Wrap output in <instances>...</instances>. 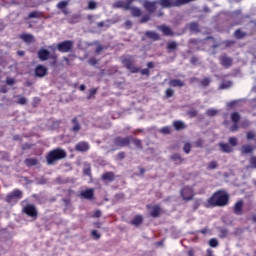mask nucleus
Masks as SVG:
<instances>
[{
  "mask_svg": "<svg viewBox=\"0 0 256 256\" xmlns=\"http://www.w3.org/2000/svg\"><path fill=\"white\" fill-rule=\"evenodd\" d=\"M230 202V196L224 190H218L207 200L208 207H224Z\"/></svg>",
  "mask_w": 256,
  "mask_h": 256,
  "instance_id": "f257e3e1",
  "label": "nucleus"
},
{
  "mask_svg": "<svg viewBox=\"0 0 256 256\" xmlns=\"http://www.w3.org/2000/svg\"><path fill=\"white\" fill-rule=\"evenodd\" d=\"M67 158V152L61 148L51 150L47 156L46 161L49 165H54L57 161Z\"/></svg>",
  "mask_w": 256,
  "mask_h": 256,
  "instance_id": "f03ea898",
  "label": "nucleus"
},
{
  "mask_svg": "<svg viewBox=\"0 0 256 256\" xmlns=\"http://www.w3.org/2000/svg\"><path fill=\"white\" fill-rule=\"evenodd\" d=\"M37 55H38V58L41 61H47L49 59H52L53 62L51 63V65H56L57 64L58 56L56 54H51V52L47 49L41 48L37 52Z\"/></svg>",
  "mask_w": 256,
  "mask_h": 256,
  "instance_id": "7ed1b4c3",
  "label": "nucleus"
},
{
  "mask_svg": "<svg viewBox=\"0 0 256 256\" xmlns=\"http://www.w3.org/2000/svg\"><path fill=\"white\" fill-rule=\"evenodd\" d=\"M131 138H132L131 136H128V137L117 136L116 138H114L113 144L116 147L114 150L121 149L131 145Z\"/></svg>",
  "mask_w": 256,
  "mask_h": 256,
  "instance_id": "20e7f679",
  "label": "nucleus"
},
{
  "mask_svg": "<svg viewBox=\"0 0 256 256\" xmlns=\"http://www.w3.org/2000/svg\"><path fill=\"white\" fill-rule=\"evenodd\" d=\"M122 64L131 73H139V68L135 67V60H133V56H126L122 58Z\"/></svg>",
  "mask_w": 256,
  "mask_h": 256,
  "instance_id": "39448f33",
  "label": "nucleus"
},
{
  "mask_svg": "<svg viewBox=\"0 0 256 256\" xmlns=\"http://www.w3.org/2000/svg\"><path fill=\"white\" fill-rule=\"evenodd\" d=\"M23 213L31 217L32 220H37L39 217L38 209L34 204H27L25 207H23Z\"/></svg>",
  "mask_w": 256,
  "mask_h": 256,
  "instance_id": "423d86ee",
  "label": "nucleus"
},
{
  "mask_svg": "<svg viewBox=\"0 0 256 256\" xmlns=\"http://www.w3.org/2000/svg\"><path fill=\"white\" fill-rule=\"evenodd\" d=\"M74 49V42L66 40L57 44V50L61 53H68Z\"/></svg>",
  "mask_w": 256,
  "mask_h": 256,
  "instance_id": "0eeeda50",
  "label": "nucleus"
},
{
  "mask_svg": "<svg viewBox=\"0 0 256 256\" xmlns=\"http://www.w3.org/2000/svg\"><path fill=\"white\" fill-rule=\"evenodd\" d=\"M23 198V192L19 189H14L11 193L7 194L4 198V200L7 203H12L15 200L22 199Z\"/></svg>",
  "mask_w": 256,
  "mask_h": 256,
  "instance_id": "6e6552de",
  "label": "nucleus"
},
{
  "mask_svg": "<svg viewBox=\"0 0 256 256\" xmlns=\"http://www.w3.org/2000/svg\"><path fill=\"white\" fill-rule=\"evenodd\" d=\"M180 195L183 198V200L190 201L194 198L195 193L192 187L185 186L181 189Z\"/></svg>",
  "mask_w": 256,
  "mask_h": 256,
  "instance_id": "1a4fd4ad",
  "label": "nucleus"
},
{
  "mask_svg": "<svg viewBox=\"0 0 256 256\" xmlns=\"http://www.w3.org/2000/svg\"><path fill=\"white\" fill-rule=\"evenodd\" d=\"M231 120H232V122H233V125L230 127V131H231V132H236V131H238V129H239L238 123H239L240 120H241L240 114H239L238 112H233V113L231 114Z\"/></svg>",
  "mask_w": 256,
  "mask_h": 256,
  "instance_id": "9d476101",
  "label": "nucleus"
},
{
  "mask_svg": "<svg viewBox=\"0 0 256 256\" xmlns=\"http://www.w3.org/2000/svg\"><path fill=\"white\" fill-rule=\"evenodd\" d=\"M143 8L149 13L153 14L157 11V2H151L149 0H145L142 4Z\"/></svg>",
  "mask_w": 256,
  "mask_h": 256,
  "instance_id": "9b49d317",
  "label": "nucleus"
},
{
  "mask_svg": "<svg viewBox=\"0 0 256 256\" xmlns=\"http://www.w3.org/2000/svg\"><path fill=\"white\" fill-rule=\"evenodd\" d=\"M89 149H91V145H89V142L86 141H80L75 145V151L77 152L85 153L88 152Z\"/></svg>",
  "mask_w": 256,
  "mask_h": 256,
  "instance_id": "f8f14e48",
  "label": "nucleus"
},
{
  "mask_svg": "<svg viewBox=\"0 0 256 256\" xmlns=\"http://www.w3.org/2000/svg\"><path fill=\"white\" fill-rule=\"evenodd\" d=\"M80 197L83 199L92 200L95 197V190L92 188L81 191Z\"/></svg>",
  "mask_w": 256,
  "mask_h": 256,
  "instance_id": "ddd939ff",
  "label": "nucleus"
},
{
  "mask_svg": "<svg viewBox=\"0 0 256 256\" xmlns=\"http://www.w3.org/2000/svg\"><path fill=\"white\" fill-rule=\"evenodd\" d=\"M220 60V64L224 67V68H229L233 65V59L228 57L227 55H223L219 58Z\"/></svg>",
  "mask_w": 256,
  "mask_h": 256,
  "instance_id": "4468645a",
  "label": "nucleus"
},
{
  "mask_svg": "<svg viewBox=\"0 0 256 256\" xmlns=\"http://www.w3.org/2000/svg\"><path fill=\"white\" fill-rule=\"evenodd\" d=\"M48 74V68H46L45 66L43 65H38L36 68H35V75L37 77H45L46 75Z\"/></svg>",
  "mask_w": 256,
  "mask_h": 256,
  "instance_id": "2eb2a0df",
  "label": "nucleus"
},
{
  "mask_svg": "<svg viewBox=\"0 0 256 256\" xmlns=\"http://www.w3.org/2000/svg\"><path fill=\"white\" fill-rule=\"evenodd\" d=\"M243 206H244L243 200L237 201V202L234 204V206H233V212H234L236 215H238V216L242 215V214H243Z\"/></svg>",
  "mask_w": 256,
  "mask_h": 256,
  "instance_id": "dca6fc26",
  "label": "nucleus"
},
{
  "mask_svg": "<svg viewBox=\"0 0 256 256\" xmlns=\"http://www.w3.org/2000/svg\"><path fill=\"white\" fill-rule=\"evenodd\" d=\"M163 212V209H161V205H154L152 206V210L150 211V216L153 218H158L161 216V213Z\"/></svg>",
  "mask_w": 256,
  "mask_h": 256,
  "instance_id": "f3484780",
  "label": "nucleus"
},
{
  "mask_svg": "<svg viewBox=\"0 0 256 256\" xmlns=\"http://www.w3.org/2000/svg\"><path fill=\"white\" fill-rule=\"evenodd\" d=\"M19 38L22 39L27 44L34 43L36 41L34 35L27 34V33L20 35Z\"/></svg>",
  "mask_w": 256,
  "mask_h": 256,
  "instance_id": "a211bd4d",
  "label": "nucleus"
},
{
  "mask_svg": "<svg viewBox=\"0 0 256 256\" xmlns=\"http://www.w3.org/2000/svg\"><path fill=\"white\" fill-rule=\"evenodd\" d=\"M158 29L163 33L164 36H173L174 33L169 26L161 25L158 26Z\"/></svg>",
  "mask_w": 256,
  "mask_h": 256,
  "instance_id": "6ab92c4d",
  "label": "nucleus"
},
{
  "mask_svg": "<svg viewBox=\"0 0 256 256\" xmlns=\"http://www.w3.org/2000/svg\"><path fill=\"white\" fill-rule=\"evenodd\" d=\"M101 179L104 181V182H113L115 181V173L113 172H105L102 176H101Z\"/></svg>",
  "mask_w": 256,
  "mask_h": 256,
  "instance_id": "aec40b11",
  "label": "nucleus"
},
{
  "mask_svg": "<svg viewBox=\"0 0 256 256\" xmlns=\"http://www.w3.org/2000/svg\"><path fill=\"white\" fill-rule=\"evenodd\" d=\"M71 123L73 124V127L71 128V131L74 133L79 132L82 127L77 117L73 118Z\"/></svg>",
  "mask_w": 256,
  "mask_h": 256,
  "instance_id": "412c9836",
  "label": "nucleus"
},
{
  "mask_svg": "<svg viewBox=\"0 0 256 256\" xmlns=\"http://www.w3.org/2000/svg\"><path fill=\"white\" fill-rule=\"evenodd\" d=\"M170 159L172 161H174L175 165H180L183 163L184 159L181 157L180 154L174 153L172 154V156L170 157Z\"/></svg>",
  "mask_w": 256,
  "mask_h": 256,
  "instance_id": "4be33fe9",
  "label": "nucleus"
},
{
  "mask_svg": "<svg viewBox=\"0 0 256 256\" xmlns=\"http://www.w3.org/2000/svg\"><path fill=\"white\" fill-rule=\"evenodd\" d=\"M24 163L27 167H33L39 164V160L37 158H28L24 160Z\"/></svg>",
  "mask_w": 256,
  "mask_h": 256,
  "instance_id": "5701e85b",
  "label": "nucleus"
},
{
  "mask_svg": "<svg viewBox=\"0 0 256 256\" xmlns=\"http://www.w3.org/2000/svg\"><path fill=\"white\" fill-rule=\"evenodd\" d=\"M218 146L221 148V151L224 153H231L233 148L227 143H219Z\"/></svg>",
  "mask_w": 256,
  "mask_h": 256,
  "instance_id": "b1692460",
  "label": "nucleus"
},
{
  "mask_svg": "<svg viewBox=\"0 0 256 256\" xmlns=\"http://www.w3.org/2000/svg\"><path fill=\"white\" fill-rule=\"evenodd\" d=\"M145 35H146L147 38H150V39H152L154 41L161 40V37L159 36V34H157L156 32H153V31H147L145 33Z\"/></svg>",
  "mask_w": 256,
  "mask_h": 256,
  "instance_id": "393cba45",
  "label": "nucleus"
},
{
  "mask_svg": "<svg viewBox=\"0 0 256 256\" xmlns=\"http://www.w3.org/2000/svg\"><path fill=\"white\" fill-rule=\"evenodd\" d=\"M171 87H183L185 83L179 79H172L169 81Z\"/></svg>",
  "mask_w": 256,
  "mask_h": 256,
  "instance_id": "a878e982",
  "label": "nucleus"
},
{
  "mask_svg": "<svg viewBox=\"0 0 256 256\" xmlns=\"http://www.w3.org/2000/svg\"><path fill=\"white\" fill-rule=\"evenodd\" d=\"M130 223L135 226L141 225V223H143V216L136 215Z\"/></svg>",
  "mask_w": 256,
  "mask_h": 256,
  "instance_id": "bb28decb",
  "label": "nucleus"
},
{
  "mask_svg": "<svg viewBox=\"0 0 256 256\" xmlns=\"http://www.w3.org/2000/svg\"><path fill=\"white\" fill-rule=\"evenodd\" d=\"M159 4L164 7V8H170V7H175L174 6V1L171 2L170 0H160Z\"/></svg>",
  "mask_w": 256,
  "mask_h": 256,
  "instance_id": "cd10ccee",
  "label": "nucleus"
},
{
  "mask_svg": "<svg viewBox=\"0 0 256 256\" xmlns=\"http://www.w3.org/2000/svg\"><path fill=\"white\" fill-rule=\"evenodd\" d=\"M129 10L131 11L133 17H141L142 15L141 9L137 7H130Z\"/></svg>",
  "mask_w": 256,
  "mask_h": 256,
  "instance_id": "c85d7f7f",
  "label": "nucleus"
},
{
  "mask_svg": "<svg viewBox=\"0 0 256 256\" xmlns=\"http://www.w3.org/2000/svg\"><path fill=\"white\" fill-rule=\"evenodd\" d=\"M193 1H196V0H174V6L175 7H180V6H183V5H186L190 2H193Z\"/></svg>",
  "mask_w": 256,
  "mask_h": 256,
  "instance_id": "c756f323",
  "label": "nucleus"
},
{
  "mask_svg": "<svg viewBox=\"0 0 256 256\" xmlns=\"http://www.w3.org/2000/svg\"><path fill=\"white\" fill-rule=\"evenodd\" d=\"M173 126H174L175 130H177V131L183 130L186 128L185 124L182 121L173 122Z\"/></svg>",
  "mask_w": 256,
  "mask_h": 256,
  "instance_id": "7c9ffc66",
  "label": "nucleus"
},
{
  "mask_svg": "<svg viewBox=\"0 0 256 256\" xmlns=\"http://www.w3.org/2000/svg\"><path fill=\"white\" fill-rule=\"evenodd\" d=\"M189 29L193 33H198L200 31L199 25L197 22H192L189 24Z\"/></svg>",
  "mask_w": 256,
  "mask_h": 256,
  "instance_id": "2f4dec72",
  "label": "nucleus"
},
{
  "mask_svg": "<svg viewBox=\"0 0 256 256\" xmlns=\"http://www.w3.org/2000/svg\"><path fill=\"white\" fill-rule=\"evenodd\" d=\"M115 7L117 8H123L125 10H129V4H127V2H123V1H117L115 3Z\"/></svg>",
  "mask_w": 256,
  "mask_h": 256,
  "instance_id": "473e14b6",
  "label": "nucleus"
},
{
  "mask_svg": "<svg viewBox=\"0 0 256 256\" xmlns=\"http://www.w3.org/2000/svg\"><path fill=\"white\" fill-rule=\"evenodd\" d=\"M131 141H132V143H133L136 147H138L139 149H143V143L141 142V140H139V139H137V138H133V137L131 136Z\"/></svg>",
  "mask_w": 256,
  "mask_h": 256,
  "instance_id": "72a5a7b5",
  "label": "nucleus"
},
{
  "mask_svg": "<svg viewBox=\"0 0 256 256\" xmlns=\"http://www.w3.org/2000/svg\"><path fill=\"white\" fill-rule=\"evenodd\" d=\"M245 36H246V33L242 32L240 29H237V30L234 32V37H235L236 39H243Z\"/></svg>",
  "mask_w": 256,
  "mask_h": 256,
  "instance_id": "f704fd0d",
  "label": "nucleus"
},
{
  "mask_svg": "<svg viewBox=\"0 0 256 256\" xmlns=\"http://www.w3.org/2000/svg\"><path fill=\"white\" fill-rule=\"evenodd\" d=\"M42 16H43L42 13H40L38 11H33V12L29 13L28 19L41 18Z\"/></svg>",
  "mask_w": 256,
  "mask_h": 256,
  "instance_id": "c9c22d12",
  "label": "nucleus"
},
{
  "mask_svg": "<svg viewBox=\"0 0 256 256\" xmlns=\"http://www.w3.org/2000/svg\"><path fill=\"white\" fill-rule=\"evenodd\" d=\"M253 152V148L250 145H243L242 146V153L243 154H249Z\"/></svg>",
  "mask_w": 256,
  "mask_h": 256,
  "instance_id": "e433bc0d",
  "label": "nucleus"
},
{
  "mask_svg": "<svg viewBox=\"0 0 256 256\" xmlns=\"http://www.w3.org/2000/svg\"><path fill=\"white\" fill-rule=\"evenodd\" d=\"M177 46H178V44H177L176 42H174V41L169 42V43L167 44V50H169V51H174V50L177 49Z\"/></svg>",
  "mask_w": 256,
  "mask_h": 256,
  "instance_id": "4c0bfd02",
  "label": "nucleus"
},
{
  "mask_svg": "<svg viewBox=\"0 0 256 256\" xmlns=\"http://www.w3.org/2000/svg\"><path fill=\"white\" fill-rule=\"evenodd\" d=\"M69 6V2L68 1H61L57 4V8L60 10H64L65 8H67Z\"/></svg>",
  "mask_w": 256,
  "mask_h": 256,
  "instance_id": "58836bf2",
  "label": "nucleus"
},
{
  "mask_svg": "<svg viewBox=\"0 0 256 256\" xmlns=\"http://www.w3.org/2000/svg\"><path fill=\"white\" fill-rule=\"evenodd\" d=\"M19 99L16 101L17 104L20 105H26L28 103V99L26 97H22V96H16Z\"/></svg>",
  "mask_w": 256,
  "mask_h": 256,
  "instance_id": "ea45409f",
  "label": "nucleus"
},
{
  "mask_svg": "<svg viewBox=\"0 0 256 256\" xmlns=\"http://www.w3.org/2000/svg\"><path fill=\"white\" fill-rule=\"evenodd\" d=\"M211 83V79L210 78H203L201 81H200V84L203 86V87H208Z\"/></svg>",
  "mask_w": 256,
  "mask_h": 256,
  "instance_id": "a19ab883",
  "label": "nucleus"
},
{
  "mask_svg": "<svg viewBox=\"0 0 256 256\" xmlns=\"http://www.w3.org/2000/svg\"><path fill=\"white\" fill-rule=\"evenodd\" d=\"M218 167V163L217 161H211L208 165H207V170H214Z\"/></svg>",
  "mask_w": 256,
  "mask_h": 256,
  "instance_id": "79ce46f5",
  "label": "nucleus"
},
{
  "mask_svg": "<svg viewBox=\"0 0 256 256\" xmlns=\"http://www.w3.org/2000/svg\"><path fill=\"white\" fill-rule=\"evenodd\" d=\"M149 20H151V15L150 14H146V15L142 16V18L140 19V23L141 24L147 23V22H149Z\"/></svg>",
  "mask_w": 256,
  "mask_h": 256,
  "instance_id": "37998d69",
  "label": "nucleus"
},
{
  "mask_svg": "<svg viewBox=\"0 0 256 256\" xmlns=\"http://www.w3.org/2000/svg\"><path fill=\"white\" fill-rule=\"evenodd\" d=\"M232 86V82L231 81H226V82H223L221 85H220V89H228Z\"/></svg>",
  "mask_w": 256,
  "mask_h": 256,
  "instance_id": "c03bdc74",
  "label": "nucleus"
},
{
  "mask_svg": "<svg viewBox=\"0 0 256 256\" xmlns=\"http://www.w3.org/2000/svg\"><path fill=\"white\" fill-rule=\"evenodd\" d=\"M95 9H97V2L89 1L88 2V10H95Z\"/></svg>",
  "mask_w": 256,
  "mask_h": 256,
  "instance_id": "a18cd8bd",
  "label": "nucleus"
},
{
  "mask_svg": "<svg viewBox=\"0 0 256 256\" xmlns=\"http://www.w3.org/2000/svg\"><path fill=\"white\" fill-rule=\"evenodd\" d=\"M209 245L213 248L217 247L219 245V242L216 238H212L209 240Z\"/></svg>",
  "mask_w": 256,
  "mask_h": 256,
  "instance_id": "49530a36",
  "label": "nucleus"
},
{
  "mask_svg": "<svg viewBox=\"0 0 256 256\" xmlns=\"http://www.w3.org/2000/svg\"><path fill=\"white\" fill-rule=\"evenodd\" d=\"M183 151H184L186 154L190 153V151H191V145H190V143H185V144H184Z\"/></svg>",
  "mask_w": 256,
  "mask_h": 256,
  "instance_id": "de8ad7c7",
  "label": "nucleus"
},
{
  "mask_svg": "<svg viewBox=\"0 0 256 256\" xmlns=\"http://www.w3.org/2000/svg\"><path fill=\"white\" fill-rule=\"evenodd\" d=\"M206 115H208L210 117L216 116L217 115V111L214 110V109H209V110L206 111Z\"/></svg>",
  "mask_w": 256,
  "mask_h": 256,
  "instance_id": "09e8293b",
  "label": "nucleus"
},
{
  "mask_svg": "<svg viewBox=\"0 0 256 256\" xmlns=\"http://www.w3.org/2000/svg\"><path fill=\"white\" fill-rule=\"evenodd\" d=\"M160 132H161L162 134H170V133H171V129H170L169 126H166V127H163V128L160 130Z\"/></svg>",
  "mask_w": 256,
  "mask_h": 256,
  "instance_id": "8fccbe9b",
  "label": "nucleus"
},
{
  "mask_svg": "<svg viewBox=\"0 0 256 256\" xmlns=\"http://www.w3.org/2000/svg\"><path fill=\"white\" fill-rule=\"evenodd\" d=\"M228 142H229V144H230V145H232V146H236V145H237L238 140H237V138H236V137H231V138H229Z\"/></svg>",
  "mask_w": 256,
  "mask_h": 256,
  "instance_id": "3c124183",
  "label": "nucleus"
},
{
  "mask_svg": "<svg viewBox=\"0 0 256 256\" xmlns=\"http://www.w3.org/2000/svg\"><path fill=\"white\" fill-rule=\"evenodd\" d=\"M166 98H170L174 95V91L171 88H168L165 92Z\"/></svg>",
  "mask_w": 256,
  "mask_h": 256,
  "instance_id": "603ef678",
  "label": "nucleus"
},
{
  "mask_svg": "<svg viewBox=\"0 0 256 256\" xmlns=\"http://www.w3.org/2000/svg\"><path fill=\"white\" fill-rule=\"evenodd\" d=\"M246 138L247 140H253L255 138V133L253 131L247 132Z\"/></svg>",
  "mask_w": 256,
  "mask_h": 256,
  "instance_id": "864d4df0",
  "label": "nucleus"
},
{
  "mask_svg": "<svg viewBox=\"0 0 256 256\" xmlns=\"http://www.w3.org/2000/svg\"><path fill=\"white\" fill-rule=\"evenodd\" d=\"M91 235H92L95 239L101 238V234H99V232H98L97 230H92V231H91Z\"/></svg>",
  "mask_w": 256,
  "mask_h": 256,
  "instance_id": "5fc2aeb1",
  "label": "nucleus"
},
{
  "mask_svg": "<svg viewBox=\"0 0 256 256\" xmlns=\"http://www.w3.org/2000/svg\"><path fill=\"white\" fill-rule=\"evenodd\" d=\"M95 94H97V89H91L87 99L93 98V96H95Z\"/></svg>",
  "mask_w": 256,
  "mask_h": 256,
  "instance_id": "6e6d98bb",
  "label": "nucleus"
},
{
  "mask_svg": "<svg viewBox=\"0 0 256 256\" xmlns=\"http://www.w3.org/2000/svg\"><path fill=\"white\" fill-rule=\"evenodd\" d=\"M139 72L141 73V75H146L149 76L151 74V72L149 71V69H139Z\"/></svg>",
  "mask_w": 256,
  "mask_h": 256,
  "instance_id": "4d7b16f0",
  "label": "nucleus"
},
{
  "mask_svg": "<svg viewBox=\"0 0 256 256\" xmlns=\"http://www.w3.org/2000/svg\"><path fill=\"white\" fill-rule=\"evenodd\" d=\"M250 164L253 168H256V156L250 158Z\"/></svg>",
  "mask_w": 256,
  "mask_h": 256,
  "instance_id": "13d9d810",
  "label": "nucleus"
},
{
  "mask_svg": "<svg viewBox=\"0 0 256 256\" xmlns=\"http://www.w3.org/2000/svg\"><path fill=\"white\" fill-rule=\"evenodd\" d=\"M6 84L12 86L13 84H15V79L7 78L6 79Z\"/></svg>",
  "mask_w": 256,
  "mask_h": 256,
  "instance_id": "bf43d9fd",
  "label": "nucleus"
},
{
  "mask_svg": "<svg viewBox=\"0 0 256 256\" xmlns=\"http://www.w3.org/2000/svg\"><path fill=\"white\" fill-rule=\"evenodd\" d=\"M117 158H118L119 160L125 159V152H119V153L117 154Z\"/></svg>",
  "mask_w": 256,
  "mask_h": 256,
  "instance_id": "052dcab7",
  "label": "nucleus"
},
{
  "mask_svg": "<svg viewBox=\"0 0 256 256\" xmlns=\"http://www.w3.org/2000/svg\"><path fill=\"white\" fill-rule=\"evenodd\" d=\"M197 62H198V58L195 57V56H193V57L190 59V63H191L192 65H195Z\"/></svg>",
  "mask_w": 256,
  "mask_h": 256,
  "instance_id": "680f3d73",
  "label": "nucleus"
},
{
  "mask_svg": "<svg viewBox=\"0 0 256 256\" xmlns=\"http://www.w3.org/2000/svg\"><path fill=\"white\" fill-rule=\"evenodd\" d=\"M189 82H190V84H194L196 82H199V79L196 77H192V78H190Z\"/></svg>",
  "mask_w": 256,
  "mask_h": 256,
  "instance_id": "e2e57ef3",
  "label": "nucleus"
},
{
  "mask_svg": "<svg viewBox=\"0 0 256 256\" xmlns=\"http://www.w3.org/2000/svg\"><path fill=\"white\" fill-rule=\"evenodd\" d=\"M101 51H103V46L99 45L96 50H95V53L96 54H99Z\"/></svg>",
  "mask_w": 256,
  "mask_h": 256,
  "instance_id": "0e129e2a",
  "label": "nucleus"
},
{
  "mask_svg": "<svg viewBox=\"0 0 256 256\" xmlns=\"http://www.w3.org/2000/svg\"><path fill=\"white\" fill-rule=\"evenodd\" d=\"M220 232H221L222 237L227 236V233H228L227 229H222Z\"/></svg>",
  "mask_w": 256,
  "mask_h": 256,
  "instance_id": "69168bd1",
  "label": "nucleus"
},
{
  "mask_svg": "<svg viewBox=\"0 0 256 256\" xmlns=\"http://www.w3.org/2000/svg\"><path fill=\"white\" fill-rule=\"evenodd\" d=\"M94 216H95L96 218L101 217V211H100V210H96V211L94 212Z\"/></svg>",
  "mask_w": 256,
  "mask_h": 256,
  "instance_id": "338daca9",
  "label": "nucleus"
},
{
  "mask_svg": "<svg viewBox=\"0 0 256 256\" xmlns=\"http://www.w3.org/2000/svg\"><path fill=\"white\" fill-rule=\"evenodd\" d=\"M89 62H90L91 65H96L97 64V59L92 58V59H90Z\"/></svg>",
  "mask_w": 256,
  "mask_h": 256,
  "instance_id": "774afa93",
  "label": "nucleus"
}]
</instances>
